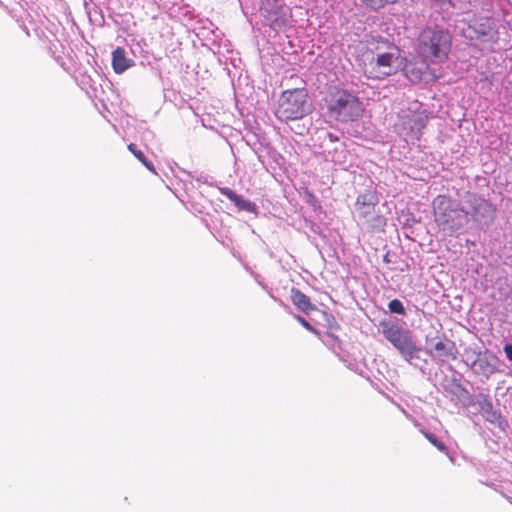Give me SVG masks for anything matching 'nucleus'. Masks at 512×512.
<instances>
[{"instance_id": "f257e3e1", "label": "nucleus", "mask_w": 512, "mask_h": 512, "mask_svg": "<svg viewBox=\"0 0 512 512\" xmlns=\"http://www.w3.org/2000/svg\"><path fill=\"white\" fill-rule=\"evenodd\" d=\"M297 87L284 90L278 99L275 116L280 121H293L305 117L311 112V104L304 80L297 74L291 75Z\"/></svg>"}, {"instance_id": "f03ea898", "label": "nucleus", "mask_w": 512, "mask_h": 512, "mask_svg": "<svg viewBox=\"0 0 512 512\" xmlns=\"http://www.w3.org/2000/svg\"><path fill=\"white\" fill-rule=\"evenodd\" d=\"M432 206L434 222L445 235H457L469 221V213L458 207L455 201L446 195H438Z\"/></svg>"}, {"instance_id": "7ed1b4c3", "label": "nucleus", "mask_w": 512, "mask_h": 512, "mask_svg": "<svg viewBox=\"0 0 512 512\" xmlns=\"http://www.w3.org/2000/svg\"><path fill=\"white\" fill-rule=\"evenodd\" d=\"M326 106L329 115L339 122L355 121L362 117L364 112L359 98L344 89L331 91L326 98Z\"/></svg>"}, {"instance_id": "20e7f679", "label": "nucleus", "mask_w": 512, "mask_h": 512, "mask_svg": "<svg viewBox=\"0 0 512 512\" xmlns=\"http://www.w3.org/2000/svg\"><path fill=\"white\" fill-rule=\"evenodd\" d=\"M451 43L450 34H422L417 54L432 64L442 63L448 58Z\"/></svg>"}, {"instance_id": "39448f33", "label": "nucleus", "mask_w": 512, "mask_h": 512, "mask_svg": "<svg viewBox=\"0 0 512 512\" xmlns=\"http://www.w3.org/2000/svg\"><path fill=\"white\" fill-rule=\"evenodd\" d=\"M382 333L384 337L399 351L406 360L417 358L420 348L417 347L415 342L410 336L408 330L403 329L401 326L391 323L382 322Z\"/></svg>"}, {"instance_id": "423d86ee", "label": "nucleus", "mask_w": 512, "mask_h": 512, "mask_svg": "<svg viewBox=\"0 0 512 512\" xmlns=\"http://www.w3.org/2000/svg\"><path fill=\"white\" fill-rule=\"evenodd\" d=\"M378 201L379 199L375 191H366L358 195L355 202L359 218L365 220L367 228L371 231L382 230L386 225V219L382 215L375 213Z\"/></svg>"}, {"instance_id": "0eeeda50", "label": "nucleus", "mask_w": 512, "mask_h": 512, "mask_svg": "<svg viewBox=\"0 0 512 512\" xmlns=\"http://www.w3.org/2000/svg\"><path fill=\"white\" fill-rule=\"evenodd\" d=\"M389 49L390 51L378 54L375 61L365 65L364 74L367 78L382 80L394 73L393 62L398 56V49L394 45H390Z\"/></svg>"}, {"instance_id": "6e6552de", "label": "nucleus", "mask_w": 512, "mask_h": 512, "mask_svg": "<svg viewBox=\"0 0 512 512\" xmlns=\"http://www.w3.org/2000/svg\"><path fill=\"white\" fill-rule=\"evenodd\" d=\"M427 61L426 58L419 56V54L407 60L403 68L405 77L414 84L420 83L426 75L430 77L431 81L438 80L441 75L436 74L435 70L430 68Z\"/></svg>"}, {"instance_id": "1a4fd4ad", "label": "nucleus", "mask_w": 512, "mask_h": 512, "mask_svg": "<svg viewBox=\"0 0 512 512\" xmlns=\"http://www.w3.org/2000/svg\"><path fill=\"white\" fill-rule=\"evenodd\" d=\"M426 342L431 345L428 353L432 357L442 362L456 360L458 354L456 344L445 335L435 338L426 337Z\"/></svg>"}, {"instance_id": "9d476101", "label": "nucleus", "mask_w": 512, "mask_h": 512, "mask_svg": "<svg viewBox=\"0 0 512 512\" xmlns=\"http://www.w3.org/2000/svg\"><path fill=\"white\" fill-rule=\"evenodd\" d=\"M260 10L273 30L281 28L282 4L279 0H262Z\"/></svg>"}, {"instance_id": "9b49d317", "label": "nucleus", "mask_w": 512, "mask_h": 512, "mask_svg": "<svg viewBox=\"0 0 512 512\" xmlns=\"http://www.w3.org/2000/svg\"><path fill=\"white\" fill-rule=\"evenodd\" d=\"M467 203L470 206V211L467 212L472 216L474 221H480L493 212L491 204L475 194H468Z\"/></svg>"}, {"instance_id": "f8f14e48", "label": "nucleus", "mask_w": 512, "mask_h": 512, "mask_svg": "<svg viewBox=\"0 0 512 512\" xmlns=\"http://www.w3.org/2000/svg\"><path fill=\"white\" fill-rule=\"evenodd\" d=\"M220 192L222 195L227 197L230 201H232L237 208L243 211H247L250 213H253L256 211V205L249 201L244 199L241 195L236 194L233 190L230 188H221Z\"/></svg>"}, {"instance_id": "ddd939ff", "label": "nucleus", "mask_w": 512, "mask_h": 512, "mask_svg": "<svg viewBox=\"0 0 512 512\" xmlns=\"http://www.w3.org/2000/svg\"><path fill=\"white\" fill-rule=\"evenodd\" d=\"M291 301L294 306L304 313H309L316 309L310 298L297 288L291 289Z\"/></svg>"}, {"instance_id": "4468645a", "label": "nucleus", "mask_w": 512, "mask_h": 512, "mask_svg": "<svg viewBox=\"0 0 512 512\" xmlns=\"http://www.w3.org/2000/svg\"><path fill=\"white\" fill-rule=\"evenodd\" d=\"M422 434L425 436V438L433 445L435 446L439 451L445 453L446 455L449 454V450L448 448L446 447V445L437 439L436 436H434L433 434L431 433H428L426 431H422Z\"/></svg>"}, {"instance_id": "2eb2a0df", "label": "nucleus", "mask_w": 512, "mask_h": 512, "mask_svg": "<svg viewBox=\"0 0 512 512\" xmlns=\"http://www.w3.org/2000/svg\"><path fill=\"white\" fill-rule=\"evenodd\" d=\"M363 5L366 7L378 10L383 8L384 6L396 2V0H360Z\"/></svg>"}, {"instance_id": "dca6fc26", "label": "nucleus", "mask_w": 512, "mask_h": 512, "mask_svg": "<svg viewBox=\"0 0 512 512\" xmlns=\"http://www.w3.org/2000/svg\"><path fill=\"white\" fill-rule=\"evenodd\" d=\"M388 308H389L390 312L396 313L399 315H404L406 313L402 302L398 299L391 300L388 304Z\"/></svg>"}, {"instance_id": "f3484780", "label": "nucleus", "mask_w": 512, "mask_h": 512, "mask_svg": "<svg viewBox=\"0 0 512 512\" xmlns=\"http://www.w3.org/2000/svg\"><path fill=\"white\" fill-rule=\"evenodd\" d=\"M295 318L306 330H308L316 335L319 334V332L305 318H303L300 315H296Z\"/></svg>"}, {"instance_id": "a211bd4d", "label": "nucleus", "mask_w": 512, "mask_h": 512, "mask_svg": "<svg viewBox=\"0 0 512 512\" xmlns=\"http://www.w3.org/2000/svg\"><path fill=\"white\" fill-rule=\"evenodd\" d=\"M474 366L478 367L481 372H486L488 367H489V364H488L487 361L479 359V360L474 362Z\"/></svg>"}, {"instance_id": "6ab92c4d", "label": "nucleus", "mask_w": 512, "mask_h": 512, "mask_svg": "<svg viewBox=\"0 0 512 512\" xmlns=\"http://www.w3.org/2000/svg\"><path fill=\"white\" fill-rule=\"evenodd\" d=\"M504 352H505V355L506 357L512 361V344H506L504 346Z\"/></svg>"}]
</instances>
